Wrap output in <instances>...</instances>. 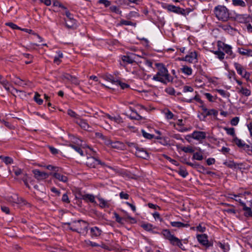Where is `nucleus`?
I'll return each instance as SVG.
<instances>
[{"label":"nucleus","mask_w":252,"mask_h":252,"mask_svg":"<svg viewBox=\"0 0 252 252\" xmlns=\"http://www.w3.org/2000/svg\"><path fill=\"white\" fill-rule=\"evenodd\" d=\"M156 65L158 67V71L153 76V79L163 84L172 82L173 77L169 74L167 69L165 66L162 63H157Z\"/></svg>","instance_id":"f257e3e1"},{"label":"nucleus","mask_w":252,"mask_h":252,"mask_svg":"<svg viewBox=\"0 0 252 252\" xmlns=\"http://www.w3.org/2000/svg\"><path fill=\"white\" fill-rule=\"evenodd\" d=\"M65 224L68 225L70 229L78 233L83 232L84 231H87V230L88 224L86 221L82 220L66 222Z\"/></svg>","instance_id":"f03ea898"},{"label":"nucleus","mask_w":252,"mask_h":252,"mask_svg":"<svg viewBox=\"0 0 252 252\" xmlns=\"http://www.w3.org/2000/svg\"><path fill=\"white\" fill-rule=\"evenodd\" d=\"M215 14L219 20L223 21H227L229 15L228 11L226 7L224 6H218L215 8Z\"/></svg>","instance_id":"7ed1b4c3"},{"label":"nucleus","mask_w":252,"mask_h":252,"mask_svg":"<svg viewBox=\"0 0 252 252\" xmlns=\"http://www.w3.org/2000/svg\"><path fill=\"white\" fill-rule=\"evenodd\" d=\"M6 200L12 203H16L19 204H24L25 205L26 204V201L24 199L22 198H19L18 195L16 194H13L11 195H8L6 197Z\"/></svg>","instance_id":"20e7f679"},{"label":"nucleus","mask_w":252,"mask_h":252,"mask_svg":"<svg viewBox=\"0 0 252 252\" xmlns=\"http://www.w3.org/2000/svg\"><path fill=\"white\" fill-rule=\"evenodd\" d=\"M234 66L237 73L239 75H241L243 78L247 80L249 79L250 74L240 64L235 63H234Z\"/></svg>","instance_id":"39448f33"},{"label":"nucleus","mask_w":252,"mask_h":252,"mask_svg":"<svg viewBox=\"0 0 252 252\" xmlns=\"http://www.w3.org/2000/svg\"><path fill=\"white\" fill-rule=\"evenodd\" d=\"M218 46L219 49H222L227 54L230 56L231 58L234 57V55H233L232 48L230 46L225 44L220 41H219L218 42Z\"/></svg>","instance_id":"423d86ee"},{"label":"nucleus","mask_w":252,"mask_h":252,"mask_svg":"<svg viewBox=\"0 0 252 252\" xmlns=\"http://www.w3.org/2000/svg\"><path fill=\"white\" fill-rule=\"evenodd\" d=\"M192 137L193 139L201 142L206 137V133L204 131H194L192 133Z\"/></svg>","instance_id":"0eeeda50"},{"label":"nucleus","mask_w":252,"mask_h":252,"mask_svg":"<svg viewBox=\"0 0 252 252\" xmlns=\"http://www.w3.org/2000/svg\"><path fill=\"white\" fill-rule=\"evenodd\" d=\"M99 160L93 157H88L86 160V164L88 166L92 168H95L98 165Z\"/></svg>","instance_id":"6e6552de"},{"label":"nucleus","mask_w":252,"mask_h":252,"mask_svg":"<svg viewBox=\"0 0 252 252\" xmlns=\"http://www.w3.org/2000/svg\"><path fill=\"white\" fill-rule=\"evenodd\" d=\"M75 123L84 129L88 131H92L91 129V127L86 120L82 119L80 118H77V120H75Z\"/></svg>","instance_id":"1a4fd4ad"},{"label":"nucleus","mask_w":252,"mask_h":252,"mask_svg":"<svg viewBox=\"0 0 252 252\" xmlns=\"http://www.w3.org/2000/svg\"><path fill=\"white\" fill-rule=\"evenodd\" d=\"M229 195V197L235 199V201L240 203L244 211H247L249 213L251 212V208L246 206V204L242 201L241 199L239 198V196L234 194H230Z\"/></svg>","instance_id":"9d476101"},{"label":"nucleus","mask_w":252,"mask_h":252,"mask_svg":"<svg viewBox=\"0 0 252 252\" xmlns=\"http://www.w3.org/2000/svg\"><path fill=\"white\" fill-rule=\"evenodd\" d=\"M250 15L248 14H237L235 16V20L237 22L241 23L247 24L249 23Z\"/></svg>","instance_id":"9b49d317"},{"label":"nucleus","mask_w":252,"mask_h":252,"mask_svg":"<svg viewBox=\"0 0 252 252\" xmlns=\"http://www.w3.org/2000/svg\"><path fill=\"white\" fill-rule=\"evenodd\" d=\"M197 60V53L196 52H192L189 55H186L184 58L181 60L185 61L190 63H192L195 62Z\"/></svg>","instance_id":"f8f14e48"},{"label":"nucleus","mask_w":252,"mask_h":252,"mask_svg":"<svg viewBox=\"0 0 252 252\" xmlns=\"http://www.w3.org/2000/svg\"><path fill=\"white\" fill-rule=\"evenodd\" d=\"M32 172L34 175L35 178H36L37 180H44L47 178L49 177V174H48L47 173L44 172H41L37 169L34 170L32 171Z\"/></svg>","instance_id":"ddd939ff"},{"label":"nucleus","mask_w":252,"mask_h":252,"mask_svg":"<svg viewBox=\"0 0 252 252\" xmlns=\"http://www.w3.org/2000/svg\"><path fill=\"white\" fill-rule=\"evenodd\" d=\"M106 145H111L112 148L119 150H124L126 149L125 145L123 143L120 141L112 142L111 141H109V142L106 143Z\"/></svg>","instance_id":"4468645a"},{"label":"nucleus","mask_w":252,"mask_h":252,"mask_svg":"<svg viewBox=\"0 0 252 252\" xmlns=\"http://www.w3.org/2000/svg\"><path fill=\"white\" fill-rule=\"evenodd\" d=\"M198 242L203 246L209 247L208 236L206 234H198L196 236Z\"/></svg>","instance_id":"2eb2a0df"},{"label":"nucleus","mask_w":252,"mask_h":252,"mask_svg":"<svg viewBox=\"0 0 252 252\" xmlns=\"http://www.w3.org/2000/svg\"><path fill=\"white\" fill-rule=\"evenodd\" d=\"M135 154L137 157L144 159H147L149 157L148 153L146 151L139 147L136 150Z\"/></svg>","instance_id":"dca6fc26"},{"label":"nucleus","mask_w":252,"mask_h":252,"mask_svg":"<svg viewBox=\"0 0 252 252\" xmlns=\"http://www.w3.org/2000/svg\"><path fill=\"white\" fill-rule=\"evenodd\" d=\"M50 175H52L56 179H58L59 181L61 182L66 183L68 181V178L66 176L61 174V173H58L57 172L53 173H51Z\"/></svg>","instance_id":"f3484780"},{"label":"nucleus","mask_w":252,"mask_h":252,"mask_svg":"<svg viewBox=\"0 0 252 252\" xmlns=\"http://www.w3.org/2000/svg\"><path fill=\"white\" fill-rule=\"evenodd\" d=\"M237 92L245 96H250L251 94V92L249 89L245 88L242 86L236 87Z\"/></svg>","instance_id":"a211bd4d"},{"label":"nucleus","mask_w":252,"mask_h":252,"mask_svg":"<svg viewBox=\"0 0 252 252\" xmlns=\"http://www.w3.org/2000/svg\"><path fill=\"white\" fill-rule=\"evenodd\" d=\"M162 234L166 239H168L170 242L171 244L173 242L174 239L176 238L173 235L171 234L170 231L168 229L163 230L162 232Z\"/></svg>","instance_id":"6ab92c4d"},{"label":"nucleus","mask_w":252,"mask_h":252,"mask_svg":"<svg viewBox=\"0 0 252 252\" xmlns=\"http://www.w3.org/2000/svg\"><path fill=\"white\" fill-rule=\"evenodd\" d=\"M11 81L15 85H18L19 86L24 87L25 86L27 85V82L20 79L18 77H14L12 78Z\"/></svg>","instance_id":"aec40b11"},{"label":"nucleus","mask_w":252,"mask_h":252,"mask_svg":"<svg viewBox=\"0 0 252 252\" xmlns=\"http://www.w3.org/2000/svg\"><path fill=\"white\" fill-rule=\"evenodd\" d=\"M97 199L99 201V205L102 208H109L110 204L109 201L106 200L101 197H98Z\"/></svg>","instance_id":"412c9836"},{"label":"nucleus","mask_w":252,"mask_h":252,"mask_svg":"<svg viewBox=\"0 0 252 252\" xmlns=\"http://www.w3.org/2000/svg\"><path fill=\"white\" fill-rule=\"evenodd\" d=\"M65 25L69 29H75L77 27L76 21L75 20H65Z\"/></svg>","instance_id":"4be33fe9"},{"label":"nucleus","mask_w":252,"mask_h":252,"mask_svg":"<svg viewBox=\"0 0 252 252\" xmlns=\"http://www.w3.org/2000/svg\"><path fill=\"white\" fill-rule=\"evenodd\" d=\"M101 230L97 227H94L91 228V233L92 237H98L101 235Z\"/></svg>","instance_id":"5701e85b"},{"label":"nucleus","mask_w":252,"mask_h":252,"mask_svg":"<svg viewBox=\"0 0 252 252\" xmlns=\"http://www.w3.org/2000/svg\"><path fill=\"white\" fill-rule=\"evenodd\" d=\"M233 140L234 143L240 148L246 147V148H249L250 147L249 145L246 144L245 142L236 137L234 138Z\"/></svg>","instance_id":"b1692460"},{"label":"nucleus","mask_w":252,"mask_h":252,"mask_svg":"<svg viewBox=\"0 0 252 252\" xmlns=\"http://www.w3.org/2000/svg\"><path fill=\"white\" fill-rule=\"evenodd\" d=\"M170 224L172 226L178 228L188 227L189 226V223H184L180 221H171Z\"/></svg>","instance_id":"393cba45"},{"label":"nucleus","mask_w":252,"mask_h":252,"mask_svg":"<svg viewBox=\"0 0 252 252\" xmlns=\"http://www.w3.org/2000/svg\"><path fill=\"white\" fill-rule=\"evenodd\" d=\"M81 198L86 201H90L92 203H95L94 196L92 194H86L82 195Z\"/></svg>","instance_id":"a878e982"},{"label":"nucleus","mask_w":252,"mask_h":252,"mask_svg":"<svg viewBox=\"0 0 252 252\" xmlns=\"http://www.w3.org/2000/svg\"><path fill=\"white\" fill-rule=\"evenodd\" d=\"M232 4L235 6H241L242 7L246 6V3L243 0H232Z\"/></svg>","instance_id":"bb28decb"},{"label":"nucleus","mask_w":252,"mask_h":252,"mask_svg":"<svg viewBox=\"0 0 252 252\" xmlns=\"http://www.w3.org/2000/svg\"><path fill=\"white\" fill-rule=\"evenodd\" d=\"M177 146L178 148H179L182 151H183L186 153H192L194 151V150L193 149V148L191 146L179 147L178 145Z\"/></svg>","instance_id":"cd10ccee"},{"label":"nucleus","mask_w":252,"mask_h":252,"mask_svg":"<svg viewBox=\"0 0 252 252\" xmlns=\"http://www.w3.org/2000/svg\"><path fill=\"white\" fill-rule=\"evenodd\" d=\"M181 70L183 73L187 75H190L192 74V69L188 66H183L182 68H181Z\"/></svg>","instance_id":"c85d7f7f"},{"label":"nucleus","mask_w":252,"mask_h":252,"mask_svg":"<svg viewBox=\"0 0 252 252\" xmlns=\"http://www.w3.org/2000/svg\"><path fill=\"white\" fill-rule=\"evenodd\" d=\"M0 83L3 86V87L6 91H10V88L9 87V82L7 80L2 79L1 76H0Z\"/></svg>","instance_id":"c756f323"},{"label":"nucleus","mask_w":252,"mask_h":252,"mask_svg":"<svg viewBox=\"0 0 252 252\" xmlns=\"http://www.w3.org/2000/svg\"><path fill=\"white\" fill-rule=\"evenodd\" d=\"M171 244H172L173 245H176V246H178L180 248H181L183 250H185L181 241L177 237L175 239H174V240L171 243Z\"/></svg>","instance_id":"7c9ffc66"},{"label":"nucleus","mask_w":252,"mask_h":252,"mask_svg":"<svg viewBox=\"0 0 252 252\" xmlns=\"http://www.w3.org/2000/svg\"><path fill=\"white\" fill-rule=\"evenodd\" d=\"M221 49L218 48V50L213 51V53L217 56V57L220 60H223L224 58V53L220 51Z\"/></svg>","instance_id":"2f4dec72"},{"label":"nucleus","mask_w":252,"mask_h":252,"mask_svg":"<svg viewBox=\"0 0 252 252\" xmlns=\"http://www.w3.org/2000/svg\"><path fill=\"white\" fill-rule=\"evenodd\" d=\"M103 78L105 80L110 82L112 84H116V83H117V80H118L115 79L113 76H112L111 75H109V74L106 75L105 76H104Z\"/></svg>","instance_id":"473e14b6"},{"label":"nucleus","mask_w":252,"mask_h":252,"mask_svg":"<svg viewBox=\"0 0 252 252\" xmlns=\"http://www.w3.org/2000/svg\"><path fill=\"white\" fill-rule=\"evenodd\" d=\"M187 164L188 165H189V166H190L193 168H198L199 169L202 170L203 171L205 170V168L203 166H202L199 164H197L196 163H191L190 162H187Z\"/></svg>","instance_id":"72a5a7b5"},{"label":"nucleus","mask_w":252,"mask_h":252,"mask_svg":"<svg viewBox=\"0 0 252 252\" xmlns=\"http://www.w3.org/2000/svg\"><path fill=\"white\" fill-rule=\"evenodd\" d=\"M138 76L140 78L146 80H148L151 77V75L146 74L143 70H140L139 71Z\"/></svg>","instance_id":"f704fd0d"},{"label":"nucleus","mask_w":252,"mask_h":252,"mask_svg":"<svg viewBox=\"0 0 252 252\" xmlns=\"http://www.w3.org/2000/svg\"><path fill=\"white\" fill-rule=\"evenodd\" d=\"M0 158H1L3 161L6 164H11L13 162V159L9 157L0 156Z\"/></svg>","instance_id":"c9c22d12"},{"label":"nucleus","mask_w":252,"mask_h":252,"mask_svg":"<svg viewBox=\"0 0 252 252\" xmlns=\"http://www.w3.org/2000/svg\"><path fill=\"white\" fill-rule=\"evenodd\" d=\"M113 214L114 218L115 219V220L117 222L120 224L124 223L123 220H125L124 218L120 217V216L116 212H114Z\"/></svg>","instance_id":"e433bc0d"},{"label":"nucleus","mask_w":252,"mask_h":252,"mask_svg":"<svg viewBox=\"0 0 252 252\" xmlns=\"http://www.w3.org/2000/svg\"><path fill=\"white\" fill-rule=\"evenodd\" d=\"M106 116L111 121H113L117 123L122 122V119L120 117H112L109 114H106Z\"/></svg>","instance_id":"4c0bfd02"},{"label":"nucleus","mask_w":252,"mask_h":252,"mask_svg":"<svg viewBox=\"0 0 252 252\" xmlns=\"http://www.w3.org/2000/svg\"><path fill=\"white\" fill-rule=\"evenodd\" d=\"M122 59L124 62H126L128 63H132L134 62L133 59H132L130 57L128 56H123Z\"/></svg>","instance_id":"58836bf2"},{"label":"nucleus","mask_w":252,"mask_h":252,"mask_svg":"<svg viewBox=\"0 0 252 252\" xmlns=\"http://www.w3.org/2000/svg\"><path fill=\"white\" fill-rule=\"evenodd\" d=\"M192 158L197 160H201L203 158L202 154L198 152L194 153Z\"/></svg>","instance_id":"ea45409f"},{"label":"nucleus","mask_w":252,"mask_h":252,"mask_svg":"<svg viewBox=\"0 0 252 252\" xmlns=\"http://www.w3.org/2000/svg\"><path fill=\"white\" fill-rule=\"evenodd\" d=\"M39 96H40V94L37 93H35V95L34 97V99L37 103L40 105V104H42L43 100L42 99L39 98Z\"/></svg>","instance_id":"a19ab883"},{"label":"nucleus","mask_w":252,"mask_h":252,"mask_svg":"<svg viewBox=\"0 0 252 252\" xmlns=\"http://www.w3.org/2000/svg\"><path fill=\"white\" fill-rule=\"evenodd\" d=\"M223 164L228 167L231 168H236V164L232 161H226L224 162Z\"/></svg>","instance_id":"79ce46f5"},{"label":"nucleus","mask_w":252,"mask_h":252,"mask_svg":"<svg viewBox=\"0 0 252 252\" xmlns=\"http://www.w3.org/2000/svg\"><path fill=\"white\" fill-rule=\"evenodd\" d=\"M109 9L111 12H115L117 14H121V11L120 10V9L117 6H115V5L111 6L109 7Z\"/></svg>","instance_id":"37998d69"},{"label":"nucleus","mask_w":252,"mask_h":252,"mask_svg":"<svg viewBox=\"0 0 252 252\" xmlns=\"http://www.w3.org/2000/svg\"><path fill=\"white\" fill-rule=\"evenodd\" d=\"M142 133L143 136L148 139H151L154 137V135L153 134H151L145 131L144 130H142Z\"/></svg>","instance_id":"c03bdc74"},{"label":"nucleus","mask_w":252,"mask_h":252,"mask_svg":"<svg viewBox=\"0 0 252 252\" xmlns=\"http://www.w3.org/2000/svg\"><path fill=\"white\" fill-rule=\"evenodd\" d=\"M70 147L73 148L74 150H75L76 152H77L78 153L80 154V155L83 156V152L82 150V149L80 148V147L74 145H70Z\"/></svg>","instance_id":"a18cd8bd"},{"label":"nucleus","mask_w":252,"mask_h":252,"mask_svg":"<svg viewBox=\"0 0 252 252\" xmlns=\"http://www.w3.org/2000/svg\"><path fill=\"white\" fill-rule=\"evenodd\" d=\"M98 3L103 4L105 7H107L111 5V1L108 0H99Z\"/></svg>","instance_id":"49530a36"},{"label":"nucleus","mask_w":252,"mask_h":252,"mask_svg":"<svg viewBox=\"0 0 252 252\" xmlns=\"http://www.w3.org/2000/svg\"><path fill=\"white\" fill-rule=\"evenodd\" d=\"M225 129L226 131V133L232 136H234L235 135V130L234 128L233 127L231 128H225Z\"/></svg>","instance_id":"de8ad7c7"},{"label":"nucleus","mask_w":252,"mask_h":252,"mask_svg":"<svg viewBox=\"0 0 252 252\" xmlns=\"http://www.w3.org/2000/svg\"><path fill=\"white\" fill-rule=\"evenodd\" d=\"M163 157H164L165 158L167 159L169 161H170L172 164H173L176 166H178L179 165V163H178V162L176 160H175L173 159H172L170 157H168V156L164 155Z\"/></svg>","instance_id":"09e8293b"},{"label":"nucleus","mask_w":252,"mask_h":252,"mask_svg":"<svg viewBox=\"0 0 252 252\" xmlns=\"http://www.w3.org/2000/svg\"><path fill=\"white\" fill-rule=\"evenodd\" d=\"M218 114V111H216L215 109H210L208 110V111H207V113H206V116L205 117H206L207 116H210V115H214V116H217Z\"/></svg>","instance_id":"8fccbe9b"},{"label":"nucleus","mask_w":252,"mask_h":252,"mask_svg":"<svg viewBox=\"0 0 252 252\" xmlns=\"http://www.w3.org/2000/svg\"><path fill=\"white\" fill-rule=\"evenodd\" d=\"M116 84L119 85L122 89H125L129 87V86L128 84H126L125 83H122L120 81H119L118 80H117V82L116 83Z\"/></svg>","instance_id":"3c124183"},{"label":"nucleus","mask_w":252,"mask_h":252,"mask_svg":"<svg viewBox=\"0 0 252 252\" xmlns=\"http://www.w3.org/2000/svg\"><path fill=\"white\" fill-rule=\"evenodd\" d=\"M178 173L180 175L184 178L186 177L188 175V173L187 172V171L186 170L182 168H180Z\"/></svg>","instance_id":"603ef678"},{"label":"nucleus","mask_w":252,"mask_h":252,"mask_svg":"<svg viewBox=\"0 0 252 252\" xmlns=\"http://www.w3.org/2000/svg\"><path fill=\"white\" fill-rule=\"evenodd\" d=\"M126 143L129 147L131 148V149L134 148L136 150L138 148V145L135 143L126 142Z\"/></svg>","instance_id":"864d4df0"},{"label":"nucleus","mask_w":252,"mask_h":252,"mask_svg":"<svg viewBox=\"0 0 252 252\" xmlns=\"http://www.w3.org/2000/svg\"><path fill=\"white\" fill-rule=\"evenodd\" d=\"M216 92H217L219 94H220L221 96H222L224 97H226L228 96L227 92L222 89H217Z\"/></svg>","instance_id":"5fc2aeb1"},{"label":"nucleus","mask_w":252,"mask_h":252,"mask_svg":"<svg viewBox=\"0 0 252 252\" xmlns=\"http://www.w3.org/2000/svg\"><path fill=\"white\" fill-rule=\"evenodd\" d=\"M63 54L62 53H61L60 52H59V56L55 57L54 58V62L57 64H59L61 62L60 58H63Z\"/></svg>","instance_id":"6e6d98bb"},{"label":"nucleus","mask_w":252,"mask_h":252,"mask_svg":"<svg viewBox=\"0 0 252 252\" xmlns=\"http://www.w3.org/2000/svg\"><path fill=\"white\" fill-rule=\"evenodd\" d=\"M141 226L142 228H143L145 230L147 231H150L152 229L153 226L152 225L146 223V224H142Z\"/></svg>","instance_id":"4d7b16f0"},{"label":"nucleus","mask_w":252,"mask_h":252,"mask_svg":"<svg viewBox=\"0 0 252 252\" xmlns=\"http://www.w3.org/2000/svg\"><path fill=\"white\" fill-rule=\"evenodd\" d=\"M67 114L68 115H69L71 117H74L76 118V120H77V118H79L78 115L76 114L75 112L72 111V110L69 109L67 111Z\"/></svg>","instance_id":"13d9d810"},{"label":"nucleus","mask_w":252,"mask_h":252,"mask_svg":"<svg viewBox=\"0 0 252 252\" xmlns=\"http://www.w3.org/2000/svg\"><path fill=\"white\" fill-rule=\"evenodd\" d=\"M6 25L10 27L12 29H19V30L21 29V28L20 27H19L15 24L11 23V22L6 23Z\"/></svg>","instance_id":"bf43d9fd"},{"label":"nucleus","mask_w":252,"mask_h":252,"mask_svg":"<svg viewBox=\"0 0 252 252\" xmlns=\"http://www.w3.org/2000/svg\"><path fill=\"white\" fill-rule=\"evenodd\" d=\"M129 195L123 191L120 193V197L121 199H128Z\"/></svg>","instance_id":"052dcab7"},{"label":"nucleus","mask_w":252,"mask_h":252,"mask_svg":"<svg viewBox=\"0 0 252 252\" xmlns=\"http://www.w3.org/2000/svg\"><path fill=\"white\" fill-rule=\"evenodd\" d=\"M46 168L49 170H54L56 172L59 171V167L56 166H54L51 165H49L46 166Z\"/></svg>","instance_id":"680f3d73"},{"label":"nucleus","mask_w":252,"mask_h":252,"mask_svg":"<svg viewBox=\"0 0 252 252\" xmlns=\"http://www.w3.org/2000/svg\"><path fill=\"white\" fill-rule=\"evenodd\" d=\"M239 119L238 117H236L233 118L231 121V124L232 126H236L238 124Z\"/></svg>","instance_id":"e2e57ef3"},{"label":"nucleus","mask_w":252,"mask_h":252,"mask_svg":"<svg viewBox=\"0 0 252 252\" xmlns=\"http://www.w3.org/2000/svg\"><path fill=\"white\" fill-rule=\"evenodd\" d=\"M120 25H132V23L131 21L125 20H122L120 21Z\"/></svg>","instance_id":"0e129e2a"},{"label":"nucleus","mask_w":252,"mask_h":252,"mask_svg":"<svg viewBox=\"0 0 252 252\" xmlns=\"http://www.w3.org/2000/svg\"><path fill=\"white\" fill-rule=\"evenodd\" d=\"M70 81L76 85H78L79 84V81L74 76H71V79H70Z\"/></svg>","instance_id":"69168bd1"},{"label":"nucleus","mask_w":252,"mask_h":252,"mask_svg":"<svg viewBox=\"0 0 252 252\" xmlns=\"http://www.w3.org/2000/svg\"><path fill=\"white\" fill-rule=\"evenodd\" d=\"M193 89L191 87L188 86H185L183 88V92L184 93H186L188 92H193Z\"/></svg>","instance_id":"338daca9"},{"label":"nucleus","mask_w":252,"mask_h":252,"mask_svg":"<svg viewBox=\"0 0 252 252\" xmlns=\"http://www.w3.org/2000/svg\"><path fill=\"white\" fill-rule=\"evenodd\" d=\"M165 92L169 94L173 95L175 94V90L173 88H168L165 89Z\"/></svg>","instance_id":"774afa93"}]
</instances>
